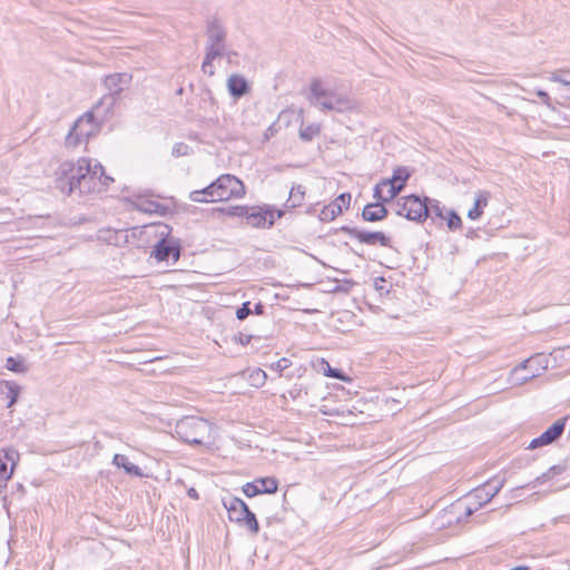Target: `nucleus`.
I'll use <instances>...</instances> for the list:
<instances>
[{"instance_id":"nucleus-1","label":"nucleus","mask_w":570,"mask_h":570,"mask_svg":"<svg viewBox=\"0 0 570 570\" xmlns=\"http://www.w3.org/2000/svg\"><path fill=\"white\" fill-rule=\"evenodd\" d=\"M112 181L100 163L86 157L77 161H63L56 171V187L67 195L75 191L80 195L99 194Z\"/></svg>"},{"instance_id":"nucleus-2","label":"nucleus","mask_w":570,"mask_h":570,"mask_svg":"<svg viewBox=\"0 0 570 570\" xmlns=\"http://www.w3.org/2000/svg\"><path fill=\"white\" fill-rule=\"evenodd\" d=\"M308 101L322 111L351 112L358 109L355 98L330 87L322 79L311 81Z\"/></svg>"},{"instance_id":"nucleus-3","label":"nucleus","mask_w":570,"mask_h":570,"mask_svg":"<svg viewBox=\"0 0 570 570\" xmlns=\"http://www.w3.org/2000/svg\"><path fill=\"white\" fill-rule=\"evenodd\" d=\"M244 195L243 181L233 175L226 174L218 177L206 188L191 191L190 199L197 203L226 202L232 198H242Z\"/></svg>"},{"instance_id":"nucleus-4","label":"nucleus","mask_w":570,"mask_h":570,"mask_svg":"<svg viewBox=\"0 0 570 570\" xmlns=\"http://www.w3.org/2000/svg\"><path fill=\"white\" fill-rule=\"evenodd\" d=\"M212 424L202 417L186 416L179 420L175 426L176 435L189 444H203L212 434Z\"/></svg>"},{"instance_id":"nucleus-5","label":"nucleus","mask_w":570,"mask_h":570,"mask_svg":"<svg viewBox=\"0 0 570 570\" xmlns=\"http://www.w3.org/2000/svg\"><path fill=\"white\" fill-rule=\"evenodd\" d=\"M548 364L547 355L535 354L515 366L510 373L509 381L512 385L520 386L539 376L541 371L548 368Z\"/></svg>"},{"instance_id":"nucleus-6","label":"nucleus","mask_w":570,"mask_h":570,"mask_svg":"<svg viewBox=\"0 0 570 570\" xmlns=\"http://www.w3.org/2000/svg\"><path fill=\"white\" fill-rule=\"evenodd\" d=\"M99 131V125L95 120L94 111H87L80 116L73 124L71 130L66 137V146L76 148L86 142L91 136Z\"/></svg>"},{"instance_id":"nucleus-7","label":"nucleus","mask_w":570,"mask_h":570,"mask_svg":"<svg viewBox=\"0 0 570 570\" xmlns=\"http://www.w3.org/2000/svg\"><path fill=\"white\" fill-rule=\"evenodd\" d=\"M409 177L406 167L396 168L391 178L383 179L375 186L373 197L382 202L392 200L403 189Z\"/></svg>"},{"instance_id":"nucleus-8","label":"nucleus","mask_w":570,"mask_h":570,"mask_svg":"<svg viewBox=\"0 0 570 570\" xmlns=\"http://www.w3.org/2000/svg\"><path fill=\"white\" fill-rule=\"evenodd\" d=\"M428 198L422 200L415 195L401 197L396 202V214L413 222H423L429 217Z\"/></svg>"},{"instance_id":"nucleus-9","label":"nucleus","mask_w":570,"mask_h":570,"mask_svg":"<svg viewBox=\"0 0 570 570\" xmlns=\"http://www.w3.org/2000/svg\"><path fill=\"white\" fill-rule=\"evenodd\" d=\"M284 215L283 210H274L273 208L265 207H250L246 224L255 228H269L273 226L276 218Z\"/></svg>"},{"instance_id":"nucleus-10","label":"nucleus","mask_w":570,"mask_h":570,"mask_svg":"<svg viewBox=\"0 0 570 570\" xmlns=\"http://www.w3.org/2000/svg\"><path fill=\"white\" fill-rule=\"evenodd\" d=\"M277 489L278 481L273 476L258 478L243 485V492L248 498L265 493L273 494Z\"/></svg>"},{"instance_id":"nucleus-11","label":"nucleus","mask_w":570,"mask_h":570,"mask_svg":"<svg viewBox=\"0 0 570 570\" xmlns=\"http://www.w3.org/2000/svg\"><path fill=\"white\" fill-rule=\"evenodd\" d=\"M505 483L504 479L493 478L485 482L482 487L476 488L472 493L471 498L475 499L479 507L491 501L503 488Z\"/></svg>"},{"instance_id":"nucleus-12","label":"nucleus","mask_w":570,"mask_h":570,"mask_svg":"<svg viewBox=\"0 0 570 570\" xmlns=\"http://www.w3.org/2000/svg\"><path fill=\"white\" fill-rule=\"evenodd\" d=\"M567 419L557 420L548 430H546L539 438L533 439L529 449H537L539 446L548 445L554 442L563 432Z\"/></svg>"},{"instance_id":"nucleus-13","label":"nucleus","mask_w":570,"mask_h":570,"mask_svg":"<svg viewBox=\"0 0 570 570\" xmlns=\"http://www.w3.org/2000/svg\"><path fill=\"white\" fill-rule=\"evenodd\" d=\"M347 234L357 239L361 243L367 245L380 244L382 246H390V237H387L383 232H364L358 228H347Z\"/></svg>"},{"instance_id":"nucleus-14","label":"nucleus","mask_w":570,"mask_h":570,"mask_svg":"<svg viewBox=\"0 0 570 570\" xmlns=\"http://www.w3.org/2000/svg\"><path fill=\"white\" fill-rule=\"evenodd\" d=\"M153 253L155 258L160 262L171 261L173 263H176L180 256L179 246L167 239L159 240Z\"/></svg>"},{"instance_id":"nucleus-15","label":"nucleus","mask_w":570,"mask_h":570,"mask_svg":"<svg viewBox=\"0 0 570 570\" xmlns=\"http://www.w3.org/2000/svg\"><path fill=\"white\" fill-rule=\"evenodd\" d=\"M225 38L226 31L223 26L217 20L210 21L207 27L206 46H215L217 48L226 49Z\"/></svg>"},{"instance_id":"nucleus-16","label":"nucleus","mask_w":570,"mask_h":570,"mask_svg":"<svg viewBox=\"0 0 570 570\" xmlns=\"http://www.w3.org/2000/svg\"><path fill=\"white\" fill-rule=\"evenodd\" d=\"M223 504L228 511L229 519L232 521L240 522L244 514L249 510L242 499L235 497L224 499Z\"/></svg>"},{"instance_id":"nucleus-17","label":"nucleus","mask_w":570,"mask_h":570,"mask_svg":"<svg viewBox=\"0 0 570 570\" xmlns=\"http://www.w3.org/2000/svg\"><path fill=\"white\" fill-rule=\"evenodd\" d=\"M131 81V75L127 72L109 75L105 79L106 88L112 94H120Z\"/></svg>"},{"instance_id":"nucleus-18","label":"nucleus","mask_w":570,"mask_h":570,"mask_svg":"<svg viewBox=\"0 0 570 570\" xmlns=\"http://www.w3.org/2000/svg\"><path fill=\"white\" fill-rule=\"evenodd\" d=\"M227 89L233 97L240 98L248 92L249 86L243 76L234 73L227 79Z\"/></svg>"},{"instance_id":"nucleus-19","label":"nucleus","mask_w":570,"mask_h":570,"mask_svg":"<svg viewBox=\"0 0 570 570\" xmlns=\"http://www.w3.org/2000/svg\"><path fill=\"white\" fill-rule=\"evenodd\" d=\"M0 393L7 401V407H12L21 393V386L13 381H2L0 383Z\"/></svg>"},{"instance_id":"nucleus-20","label":"nucleus","mask_w":570,"mask_h":570,"mask_svg":"<svg viewBox=\"0 0 570 570\" xmlns=\"http://www.w3.org/2000/svg\"><path fill=\"white\" fill-rule=\"evenodd\" d=\"M385 202L376 200V203L368 204L363 208L362 216L367 222H379L386 217L387 209L384 207Z\"/></svg>"},{"instance_id":"nucleus-21","label":"nucleus","mask_w":570,"mask_h":570,"mask_svg":"<svg viewBox=\"0 0 570 570\" xmlns=\"http://www.w3.org/2000/svg\"><path fill=\"white\" fill-rule=\"evenodd\" d=\"M225 51L226 49L217 48L215 46H206V55L202 65L203 72L208 75L209 77L214 76L215 67L213 65V61L218 57H223L225 55Z\"/></svg>"},{"instance_id":"nucleus-22","label":"nucleus","mask_w":570,"mask_h":570,"mask_svg":"<svg viewBox=\"0 0 570 570\" xmlns=\"http://www.w3.org/2000/svg\"><path fill=\"white\" fill-rule=\"evenodd\" d=\"M490 194L485 190H479L475 194L474 205L468 212V217L475 220L481 217L483 209L488 206Z\"/></svg>"},{"instance_id":"nucleus-23","label":"nucleus","mask_w":570,"mask_h":570,"mask_svg":"<svg viewBox=\"0 0 570 570\" xmlns=\"http://www.w3.org/2000/svg\"><path fill=\"white\" fill-rule=\"evenodd\" d=\"M112 463L118 468H122L128 474L142 476L141 469L138 465L129 462L128 458L124 454H115Z\"/></svg>"},{"instance_id":"nucleus-24","label":"nucleus","mask_w":570,"mask_h":570,"mask_svg":"<svg viewBox=\"0 0 570 570\" xmlns=\"http://www.w3.org/2000/svg\"><path fill=\"white\" fill-rule=\"evenodd\" d=\"M321 131V127L317 124H311L307 126H301L299 128V138L304 141H311L314 137H316Z\"/></svg>"},{"instance_id":"nucleus-25","label":"nucleus","mask_w":570,"mask_h":570,"mask_svg":"<svg viewBox=\"0 0 570 570\" xmlns=\"http://www.w3.org/2000/svg\"><path fill=\"white\" fill-rule=\"evenodd\" d=\"M338 215H341V209H338V205L335 206L332 203L327 206H324L318 215L322 222H332Z\"/></svg>"},{"instance_id":"nucleus-26","label":"nucleus","mask_w":570,"mask_h":570,"mask_svg":"<svg viewBox=\"0 0 570 570\" xmlns=\"http://www.w3.org/2000/svg\"><path fill=\"white\" fill-rule=\"evenodd\" d=\"M304 197H305V187L302 185H297V186L292 187L288 202H291L292 207H297L303 203Z\"/></svg>"},{"instance_id":"nucleus-27","label":"nucleus","mask_w":570,"mask_h":570,"mask_svg":"<svg viewBox=\"0 0 570 570\" xmlns=\"http://www.w3.org/2000/svg\"><path fill=\"white\" fill-rule=\"evenodd\" d=\"M245 525L247 527V529L253 533V534H257L258 531H259V525H258V522L256 520V517L255 514L248 510L244 517H243V520H242Z\"/></svg>"},{"instance_id":"nucleus-28","label":"nucleus","mask_w":570,"mask_h":570,"mask_svg":"<svg viewBox=\"0 0 570 570\" xmlns=\"http://www.w3.org/2000/svg\"><path fill=\"white\" fill-rule=\"evenodd\" d=\"M444 219L446 220L448 227L451 230H458L462 227L461 217L453 210H449Z\"/></svg>"},{"instance_id":"nucleus-29","label":"nucleus","mask_w":570,"mask_h":570,"mask_svg":"<svg viewBox=\"0 0 570 570\" xmlns=\"http://www.w3.org/2000/svg\"><path fill=\"white\" fill-rule=\"evenodd\" d=\"M321 365H322V370L324 372V374L328 377H335V379H340V380H343V381H347L348 379L345 377L341 372L340 370L337 368H333L331 367V365L328 364V362H326L325 360H322L321 361Z\"/></svg>"},{"instance_id":"nucleus-30","label":"nucleus","mask_w":570,"mask_h":570,"mask_svg":"<svg viewBox=\"0 0 570 570\" xmlns=\"http://www.w3.org/2000/svg\"><path fill=\"white\" fill-rule=\"evenodd\" d=\"M6 367L16 373H24L27 367L24 363L20 360H16L14 357H8L6 361Z\"/></svg>"},{"instance_id":"nucleus-31","label":"nucleus","mask_w":570,"mask_h":570,"mask_svg":"<svg viewBox=\"0 0 570 570\" xmlns=\"http://www.w3.org/2000/svg\"><path fill=\"white\" fill-rule=\"evenodd\" d=\"M249 379L254 386H262L266 382L267 375L263 370L256 368L250 373Z\"/></svg>"},{"instance_id":"nucleus-32","label":"nucleus","mask_w":570,"mask_h":570,"mask_svg":"<svg viewBox=\"0 0 570 570\" xmlns=\"http://www.w3.org/2000/svg\"><path fill=\"white\" fill-rule=\"evenodd\" d=\"M139 210L144 213H157L159 209V204L151 200H141L137 204Z\"/></svg>"},{"instance_id":"nucleus-33","label":"nucleus","mask_w":570,"mask_h":570,"mask_svg":"<svg viewBox=\"0 0 570 570\" xmlns=\"http://www.w3.org/2000/svg\"><path fill=\"white\" fill-rule=\"evenodd\" d=\"M428 208H429V216H436V217H440L442 219L445 218V215L443 214V208H441L440 204L438 200H430L428 199Z\"/></svg>"},{"instance_id":"nucleus-34","label":"nucleus","mask_w":570,"mask_h":570,"mask_svg":"<svg viewBox=\"0 0 570 570\" xmlns=\"http://www.w3.org/2000/svg\"><path fill=\"white\" fill-rule=\"evenodd\" d=\"M121 236V232L105 230L100 232L99 238L108 242L109 244H117Z\"/></svg>"},{"instance_id":"nucleus-35","label":"nucleus","mask_w":570,"mask_h":570,"mask_svg":"<svg viewBox=\"0 0 570 570\" xmlns=\"http://www.w3.org/2000/svg\"><path fill=\"white\" fill-rule=\"evenodd\" d=\"M350 202H351V195L347 193H344V194H341L338 197H336L332 202V204L335 206L338 205V209H341V212H342L343 207L347 208L350 206Z\"/></svg>"},{"instance_id":"nucleus-36","label":"nucleus","mask_w":570,"mask_h":570,"mask_svg":"<svg viewBox=\"0 0 570 570\" xmlns=\"http://www.w3.org/2000/svg\"><path fill=\"white\" fill-rule=\"evenodd\" d=\"M249 302H246L242 305V307H239L237 311H236V317L237 320L239 321H243L245 320L250 313V308H249Z\"/></svg>"},{"instance_id":"nucleus-37","label":"nucleus","mask_w":570,"mask_h":570,"mask_svg":"<svg viewBox=\"0 0 570 570\" xmlns=\"http://www.w3.org/2000/svg\"><path fill=\"white\" fill-rule=\"evenodd\" d=\"M289 365H291V361L288 358H286V357H282L276 363H274L272 365V368L276 370L278 372H283L287 367H289Z\"/></svg>"},{"instance_id":"nucleus-38","label":"nucleus","mask_w":570,"mask_h":570,"mask_svg":"<svg viewBox=\"0 0 570 570\" xmlns=\"http://www.w3.org/2000/svg\"><path fill=\"white\" fill-rule=\"evenodd\" d=\"M560 72L561 71L552 72L551 76H550V80L553 81V82L561 83L562 86L569 88V90H570V80H567V79L562 78L560 76Z\"/></svg>"},{"instance_id":"nucleus-39","label":"nucleus","mask_w":570,"mask_h":570,"mask_svg":"<svg viewBox=\"0 0 570 570\" xmlns=\"http://www.w3.org/2000/svg\"><path fill=\"white\" fill-rule=\"evenodd\" d=\"M253 336L249 334L238 333L234 336L233 341L240 345H247L252 341Z\"/></svg>"},{"instance_id":"nucleus-40","label":"nucleus","mask_w":570,"mask_h":570,"mask_svg":"<svg viewBox=\"0 0 570 570\" xmlns=\"http://www.w3.org/2000/svg\"><path fill=\"white\" fill-rule=\"evenodd\" d=\"M249 212V207L246 206H235L230 210V215L234 216H244L247 219V215Z\"/></svg>"},{"instance_id":"nucleus-41","label":"nucleus","mask_w":570,"mask_h":570,"mask_svg":"<svg viewBox=\"0 0 570 570\" xmlns=\"http://www.w3.org/2000/svg\"><path fill=\"white\" fill-rule=\"evenodd\" d=\"M537 96L539 98H541L542 104H544L548 108H551V109L553 108L552 107V102H551V98H550V96L546 91L538 90L537 91Z\"/></svg>"},{"instance_id":"nucleus-42","label":"nucleus","mask_w":570,"mask_h":570,"mask_svg":"<svg viewBox=\"0 0 570 570\" xmlns=\"http://www.w3.org/2000/svg\"><path fill=\"white\" fill-rule=\"evenodd\" d=\"M549 480H551V476L547 471V472L542 473L541 475L537 476L532 483H529L525 487L532 485L534 488L537 483L542 484Z\"/></svg>"},{"instance_id":"nucleus-43","label":"nucleus","mask_w":570,"mask_h":570,"mask_svg":"<svg viewBox=\"0 0 570 570\" xmlns=\"http://www.w3.org/2000/svg\"><path fill=\"white\" fill-rule=\"evenodd\" d=\"M564 471V466L562 465H553L548 470V473L550 474L551 479L556 475L561 474Z\"/></svg>"},{"instance_id":"nucleus-44","label":"nucleus","mask_w":570,"mask_h":570,"mask_svg":"<svg viewBox=\"0 0 570 570\" xmlns=\"http://www.w3.org/2000/svg\"><path fill=\"white\" fill-rule=\"evenodd\" d=\"M226 57V60L228 63H235L237 65V58H238V55L235 52V51H225V55Z\"/></svg>"},{"instance_id":"nucleus-45","label":"nucleus","mask_w":570,"mask_h":570,"mask_svg":"<svg viewBox=\"0 0 570 570\" xmlns=\"http://www.w3.org/2000/svg\"><path fill=\"white\" fill-rule=\"evenodd\" d=\"M187 494L193 500H197L199 498L198 492L194 488L188 489Z\"/></svg>"},{"instance_id":"nucleus-46","label":"nucleus","mask_w":570,"mask_h":570,"mask_svg":"<svg viewBox=\"0 0 570 570\" xmlns=\"http://www.w3.org/2000/svg\"><path fill=\"white\" fill-rule=\"evenodd\" d=\"M254 313L257 315H262L264 313V306L261 303L256 304Z\"/></svg>"},{"instance_id":"nucleus-47","label":"nucleus","mask_w":570,"mask_h":570,"mask_svg":"<svg viewBox=\"0 0 570 570\" xmlns=\"http://www.w3.org/2000/svg\"><path fill=\"white\" fill-rule=\"evenodd\" d=\"M476 508L465 507V515L470 517Z\"/></svg>"},{"instance_id":"nucleus-48","label":"nucleus","mask_w":570,"mask_h":570,"mask_svg":"<svg viewBox=\"0 0 570 570\" xmlns=\"http://www.w3.org/2000/svg\"><path fill=\"white\" fill-rule=\"evenodd\" d=\"M522 488H523V487H518V488L513 489V490L511 491V493H512L511 498H512V499H514V498L517 497V495H514V493H515V492H518L519 490H521Z\"/></svg>"},{"instance_id":"nucleus-49","label":"nucleus","mask_w":570,"mask_h":570,"mask_svg":"<svg viewBox=\"0 0 570 570\" xmlns=\"http://www.w3.org/2000/svg\"><path fill=\"white\" fill-rule=\"evenodd\" d=\"M180 147H184V146L178 145L177 148L174 149V154H180Z\"/></svg>"},{"instance_id":"nucleus-50","label":"nucleus","mask_w":570,"mask_h":570,"mask_svg":"<svg viewBox=\"0 0 570 570\" xmlns=\"http://www.w3.org/2000/svg\"><path fill=\"white\" fill-rule=\"evenodd\" d=\"M512 570H527V568L525 567H517V568H514Z\"/></svg>"}]
</instances>
